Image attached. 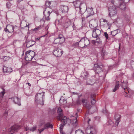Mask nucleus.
<instances>
[{"instance_id": "nucleus-26", "label": "nucleus", "mask_w": 134, "mask_h": 134, "mask_svg": "<svg viewBox=\"0 0 134 134\" xmlns=\"http://www.w3.org/2000/svg\"><path fill=\"white\" fill-rule=\"evenodd\" d=\"M59 103L60 105H62L66 104V100L65 99H63L62 100L61 98L59 100Z\"/></svg>"}, {"instance_id": "nucleus-55", "label": "nucleus", "mask_w": 134, "mask_h": 134, "mask_svg": "<svg viewBox=\"0 0 134 134\" xmlns=\"http://www.w3.org/2000/svg\"><path fill=\"white\" fill-rule=\"evenodd\" d=\"M130 0H124V1L125 3H127Z\"/></svg>"}, {"instance_id": "nucleus-64", "label": "nucleus", "mask_w": 134, "mask_h": 134, "mask_svg": "<svg viewBox=\"0 0 134 134\" xmlns=\"http://www.w3.org/2000/svg\"><path fill=\"white\" fill-rule=\"evenodd\" d=\"M23 0H18V1L19 2H20V1H22Z\"/></svg>"}, {"instance_id": "nucleus-34", "label": "nucleus", "mask_w": 134, "mask_h": 134, "mask_svg": "<svg viewBox=\"0 0 134 134\" xmlns=\"http://www.w3.org/2000/svg\"><path fill=\"white\" fill-rule=\"evenodd\" d=\"M51 4V2L49 1H47L45 3V5L47 7H49Z\"/></svg>"}, {"instance_id": "nucleus-57", "label": "nucleus", "mask_w": 134, "mask_h": 134, "mask_svg": "<svg viewBox=\"0 0 134 134\" xmlns=\"http://www.w3.org/2000/svg\"><path fill=\"white\" fill-rule=\"evenodd\" d=\"M91 121V119H88V121H87V122H88V124H89V122Z\"/></svg>"}, {"instance_id": "nucleus-63", "label": "nucleus", "mask_w": 134, "mask_h": 134, "mask_svg": "<svg viewBox=\"0 0 134 134\" xmlns=\"http://www.w3.org/2000/svg\"><path fill=\"white\" fill-rule=\"evenodd\" d=\"M24 51H23V54L22 55V56H23V55H24Z\"/></svg>"}, {"instance_id": "nucleus-46", "label": "nucleus", "mask_w": 134, "mask_h": 134, "mask_svg": "<svg viewBox=\"0 0 134 134\" xmlns=\"http://www.w3.org/2000/svg\"><path fill=\"white\" fill-rule=\"evenodd\" d=\"M3 57L4 58V60H5V59L8 60L9 58V57H7V56H4Z\"/></svg>"}, {"instance_id": "nucleus-18", "label": "nucleus", "mask_w": 134, "mask_h": 134, "mask_svg": "<svg viewBox=\"0 0 134 134\" xmlns=\"http://www.w3.org/2000/svg\"><path fill=\"white\" fill-rule=\"evenodd\" d=\"M20 128V127L18 125H15L11 127V131L13 132H16Z\"/></svg>"}, {"instance_id": "nucleus-54", "label": "nucleus", "mask_w": 134, "mask_h": 134, "mask_svg": "<svg viewBox=\"0 0 134 134\" xmlns=\"http://www.w3.org/2000/svg\"><path fill=\"white\" fill-rule=\"evenodd\" d=\"M94 95H93V94L91 95V99H93V98H94Z\"/></svg>"}, {"instance_id": "nucleus-50", "label": "nucleus", "mask_w": 134, "mask_h": 134, "mask_svg": "<svg viewBox=\"0 0 134 134\" xmlns=\"http://www.w3.org/2000/svg\"><path fill=\"white\" fill-rule=\"evenodd\" d=\"M8 113L6 111L4 113V116H6L7 115Z\"/></svg>"}, {"instance_id": "nucleus-20", "label": "nucleus", "mask_w": 134, "mask_h": 134, "mask_svg": "<svg viewBox=\"0 0 134 134\" xmlns=\"http://www.w3.org/2000/svg\"><path fill=\"white\" fill-rule=\"evenodd\" d=\"M90 130V132L89 133H87L88 134H96V130L93 127H91Z\"/></svg>"}, {"instance_id": "nucleus-12", "label": "nucleus", "mask_w": 134, "mask_h": 134, "mask_svg": "<svg viewBox=\"0 0 134 134\" xmlns=\"http://www.w3.org/2000/svg\"><path fill=\"white\" fill-rule=\"evenodd\" d=\"M60 8L62 13H67L69 9L68 6L64 5H61L60 6Z\"/></svg>"}, {"instance_id": "nucleus-24", "label": "nucleus", "mask_w": 134, "mask_h": 134, "mask_svg": "<svg viewBox=\"0 0 134 134\" xmlns=\"http://www.w3.org/2000/svg\"><path fill=\"white\" fill-rule=\"evenodd\" d=\"M119 81L116 82L115 85V87L114 89L113 90V91L114 92H115L118 89L119 87Z\"/></svg>"}, {"instance_id": "nucleus-56", "label": "nucleus", "mask_w": 134, "mask_h": 134, "mask_svg": "<svg viewBox=\"0 0 134 134\" xmlns=\"http://www.w3.org/2000/svg\"><path fill=\"white\" fill-rule=\"evenodd\" d=\"M26 84H28L29 86H31V85L30 84L29 82H27Z\"/></svg>"}, {"instance_id": "nucleus-21", "label": "nucleus", "mask_w": 134, "mask_h": 134, "mask_svg": "<svg viewBox=\"0 0 134 134\" xmlns=\"http://www.w3.org/2000/svg\"><path fill=\"white\" fill-rule=\"evenodd\" d=\"M91 80L90 79H88L87 81V83L88 85H92L94 82L95 80L93 79L92 80Z\"/></svg>"}, {"instance_id": "nucleus-47", "label": "nucleus", "mask_w": 134, "mask_h": 134, "mask_svg": "<svg viewBox=\"0 0 134 134\" xmlns=\"http://www.w3.org/2000/svg\"><path fill=\"white\" fill-rule=\"evenodd\" d=\"M86 100L85 99H82V102L83 104H86Z\"/></svg>"}, {"instance_id": "nucleus-48", "label": "nucleus", "mask_w": 134, "mask_h": 134, "mask_svg": "<svg viewBox=\"0 0 134 134\" xmlns=\"http://www.w3.org/2000/svg\"><path fill=\"white\" fill-rule=\"evenodd\" d=\"M40 28L39 27H37L36 28L33 29V31H37Z\"/></svg>"}, {"instance_id": "nucleus-4", "label": "nucleus", "mask_w": 134, "mask_h": 134, "mask_svg": "<svg viewBox=\"0 0 134 134\" xmlns=\"http://www.w3.org/2000/svg\"><path fill=\"white\" fill-rule=\"evenodd\" d=\"M108 11L109 15L110 16H114L117 14V8L115 6H110L108 8Z\"/></svg>"}, {"instance_id": "nucleus-42", "label": "nucleus", "mask_w": 134, "mask_h": 134, "mask_svg": "<svg viewBox=\"0 0 134 134\" xmlns=\"http://www.w3.org/2000/svg\"><path fill=\"white\" fill-rule=\"evenodd\" d=\"M11 6V4L10 2H8L7 3V6L8 8H9Z\"/></svg>"}, {"instance_id": "nucleus-29", "label": "nucleus", "mask_w": 134, "mask_h": 134, "mask_svg": "<svg viewBox=\"0 0 134 134\" xmlns=\"http://www.w3.org/2000/svg\"><path fill=\"white\" fill-rule=\"evenodd\" d=\"M124 91L126 93H129L130 91L129 88L127 87L124 88Z\"/></svg>"}, {"instance_id": "nucleus-32", "label": "nucleus", "mask_w": 134, "mask_h": 134, "mask_svg": "<svg viewBox=\"0 0 134 134\" xmlns=\"http://www.w3.org/2000/svg\"><path fill=\"white\" fill-rule=\"evenodd\" d=\"M65 125L63 124H62L60 125H59V128L60 129V131H61L62 130L63 128Z\"/></svg>"}, {"instance_id": "nucleus-60", "label": "nucleus", "mask_w": 134, "mask_h": 134, "mask_svg": "<svg viewBox=\"0 0 134 134\" xmlns=\"http://www.w3.org/2000/svg\"><path fill=\"white\" fill-rule=\"evenodd\" d=\"M80 42H76L75 43V44L76 45H78L79 44V43Z\"/></svg>"}, {"instance_id": "nucleus-11", "label": "nucleus", "mask_w": 134, "mask_h": 134, "mask_svg": "<svg viewBox=\"0 0 134 134\" xmlns=\"http://www.w3.org/2000/svg\"><path fill=\"white\" fill-rule=\"evenodd\" d=\"M87 13L86 17L87 18L89 16H92L94 14L92 8H88L86 9Z\"/></svg>"}, {"instance_id": "nucleus-5", "label": "nucleus", "mask_w": 134, "mask_h": 134, "mask_svg": "<svg viewBox=\"0 0 134 134\" xmlns=\"http://www.w3.org/2000/svg\"><path fill=\"white\" fill-rule=\"evenodd\" d=\"M103 67V65L101 63H100L99 64L97 63L94 64V69L95 72L97 74H99L100 72L103 73V71H102Z\"/></svg>"}, {"instance_id": "nucleus-41", "label": "nucleus", "mask_w": 134, "mask_h": 134, "mask_svg": "<svg viewBox=\"0 0 134 134\" xmlns=\"http://www.w3.org/2000/svg\"><path fill=\"white\" fill-rule=\"evenodd\" d=\"M104 35L107 39H108V35L106 32H105L104 33Z\"/></svg>"}, {"instance_id": "nucleus-17", "label": "nucleus", "mask_w": 134, "mask_h": 134, "mask_svg": "<svg viewBox=\"0 0 134 134\" xmlns=\"http://www.w3.org/2000/svg\"><path fill=\"white\" fill-rule=\"evenodd\" d=\"M83 3H81L79 1H77L74 2V5L76 8H79L80 10L82 8V5L83 4Z\"/></svg>"}, {"instance_id": "nucleus-43", "label": "nucleus", "mask_w": 134, "mask_h": 134, "mask_svg": "<svg viewBox=\"0 0 134 134\" xmlns=\"http://www.w3.org/2000/svg\"><path fill=\"white\" fill-rule=\"evenodd\" d=\"M108 123V125H112L113 124V121H112V120H109Z\"/></svg>"}, {"instance_id": "nucleus-10", "label": "nucleus", "mask_w": 134, "mask_h": 134, "mask_svg": "<svg viewBox=\"0 0 134 134\" xmlns=\"http://www.w3.org/2000/svg\"><path fill=\"white\" fill-rule=\"evenodd\" d=\"M62 52V51L60 49V51L58 49H56L53 52V54L57 57L61 56L63 54Z\"/></svg>"}, {"instance_id": "nucleus-38", "label": "nucleus", "mask_w": 134, "mask_h": 134, "mask_svg": "<svg viewBox=\"0 0 134 134\" xmlns=\"http://www.w3.org/2000/svg\"><path fill=\"white\" fill-rule=\"evenodd\" d=\"M131 65L132 68L134 70V61L131 62Z\"/></svg>"}, {"instance_id": "nucleus-59", "label": "nucleus", "mask_w": 134, "mask_h": 134, "mask_svg": "<svg viewBox=\"0 0 134 134\" xmlns=\"http://www.w3.org/2000/svg\"><path fill=\"white\" fill-rule=\"evenodd\" d=\"M114 0H111V3L114 4Z\"/></svg>"}, {"instance_id": "nucleus-53", "label": "nucleus", "mask_w": 134, "mask_h": 134, "mask_svg": "<svg viewBox=\"0 0 134 134\" xmlns=\"http://www.w3.org/2000/svg\"><path fill=\"white\" fill-rule=\"evenodd\" d=\"M29 130H30V129H29V127H26L24 129V130L26 131H27Z\"/></svg>"}, {"instance_id": "nucleus-2", "label": "nucleus", "mask_w": 134, "mask_h": 134, "mask_svg": "<svg viewBox=\"0 0 134 134\" xmlns=\"http://www.w3.org/2000/svg\"><path fill=\"white\" fill-rule=\"evenodd\" d=\"M44 97V93H37L35 96V102L38 104L43 105L44 102L43 99Z\"/></svg>"}, {"instance_id": "nucleus-22", "label": "nucleus", "mask_w": 134, "mask_h": 134, "mask_svg": "<svg viewBox=\"0 0 134 134\" xmlns=\"http://www.w3.org/2000/svg\"><path fill=\"white\" fill-rule=\"evenodd\" d=\"M88 73L86 71L82 72L81 73V76L84 78H86L88 76Z\"/></svg>"}, {"instance_id": "nucleus-44", "label": "nucleus", "mask_w": 134, "mask_h": 134, "mask_svg": "<svg viewBox=\"0 0 134 134\" xmlns=\"http://www.w3.org/2000/svg\"><path fill=\"white\" fill-rule=\"evenodd\" d=\"M46 129V128L44 127L42 129H41L40 130H38V131H39V133H40L42 132L44 130Z\"/></svg>"}, {"instance_id": "nucleus-31", "label": "nucleus", "mask_w": 134, "mask_h": 134, "mask_svg": "<svg viewBox=\"0 0 134 134\" xmlns=\"http://www.w3.org/2000/svg\"><path fill=\"white\" fill-rule=\"evenodd\" d=\"M5 90L4 89H3V91L1 92L0 93V96L2 98L3 97L4 94L5 93Z\"/></svg>"}, {"instance_id": "nucleus-49", "label": "nucleus", "mask_w": 134, "mask_h": 134, "mask_svg": "<svg viewBox=\"0 0 134 134\" xmlns=\"http://www.w3.org/2000/svg\"><path fill=\"white\" fill-rule=\"evenodd\" d=\"M103 21L104 23H107L108 24V21L106 19H103Z\"/></svg>"}, {"instance_id": "nucleus-30", "label": "nucleus", "mask_w": 134, "mask_h": 134, "mask_svg": "<svg viewBox=\"0 0 134 134\" xmlns=\"http://www.w3.org/2000/svg\"><path fill=\"white\" fill-rule=\"evenodd\" d=\"M75 134H84L82 131L81 130H78L75 132Z\"/></svg>"}, {"instance_id": "nucleus-36", "label": "nucleus", "mask_w": 134, "mask_h": 134, "mask_svg": "<svg viewBox=\"0 0 134 134\" xmlns=\"http://www.w3.org/2000/svg\"><path fill=\"white\" fill-rule=\"evenodd\" d=\"M77 120L76 118L74 120H72V121H71V122H72V124H75L77 122Z\"/></svg>"}, {"instance_id": "nucleus-61", "label": "nucleus", "mask_w": 134, "mask_h": 134, "mask_svg": "<svg viewBox=\"0 0 134 134\" xmlns=\"http://www.w3.org/2000/svg\"><path fill=\"white\" fill-rule=\"evenodd\" d=\"M72 93L74 94H78V93H75V92H73Z\"/></svg>"}, {"instance_id": "nucleus-28", "label": "nucleus", "mask_w": 134, "mask_h": 134, "mask_svg": "<svg viewBox=\"0 0 134 134\" xmlns=\"http://www.w3.org/2000/svg\"><path fill=\"white\" fill-rule=\"evenodd\" d=\"M122 87L124 89V88H126L127 87V82H124L123 81L122 85Z\"/></svg>"}, {"instance_id": "nucleus-13", "label": "nucleus", "mask_w": 134, "mask_h": 134, "mask_svg": "<svg viewBox=\"0 0 134 134\" xmlns=\"http://www.w3.org/2000/svg\"><path fill=\"white\" fill-rule=\"evenodd\" d=\"M57 112L58 114L57 118L58 120H61L63 117V110L60 108H59L58 109Z\"/></svg>"}, {"instance_id": "nucleus-52", "label": "nucleus", "mask_w": 134, "mask_h": 134, "mask_svg": "<svg viewBox=\"0 0 134 134\" xmlns=\"http://www.w3.org/2000/svg\"><path fill=\"white\" fill-rule=\"evenodd\" d=\"M81 103V102L79 100V99L77 101V104H80Z\"/></svg>"}, {"instance_id": "nucleus-27", "label": "nucleus", "mask_w": 134, "mask_h": 134, "mask_svg": "<svg viewBox=\"0 0 134 134\" xmlns=\"http://www.w3.org/2000/svg\"><path fill=\"white\" fill-rule=\"evenodd\" d=\"M88 41H89V40L88 38H87L86 37H84L82 38L80 40V41L79 42H83L84 41L87 42Z\"/></svg>"}, {"instance_id": "nucleus-25", "label": "nucleus", "mask_w": 134, "mask_h": 134, "mask_svg": "<svg viewBox=\"0 0 134 134\" xmlns=\"http://www.w3.org/2000/svg\"><path fill=\"white\" fill-rule=\"evenodd\" d=\"M119 7L121 10H124L126 8L125 4L124 3H122L120 5Z\"/></svg>"}, {"instance_id": "nucleus-23", "label": "nucleus", "mask_w": 134, "mask_h": 134, "mask_svg": "<svg viewBox=\"0 0 134 134\" xmlns=\"http://www.w3.org/2000/svg\"><path fill=\"white\" fill-rule=\"evenodd\" d=\"M44 127L46 129L49 128H52L53 126L52 124L49 123H47L44 125Z\"/></svg>"}, {"instance_id": "nucleus-35", "label": "nucleus", "mask_w": 134, "mask_h": 134, "mask_svg": "<svg viewBox=\"0 0 134 134\" xmlns=\"http://www.w3.org/2000/svg\"><path fill=\"white\" fill-rule=\"evenodd\" d=\"M36 126H34L32 127L30 129V131H32V132L34 131H35L36 129Z\"/></svg>"}, {"instance_id": "nucleus-62", "label": "nucleus", "mask_w": 134, "mask_h": 134, "mask_svg": "<svg viewBox=\"0 0 134 134\" xmlns=\"http://www.w3.org/2000/svg\"><path fill=\"white\" fill-rule=\"evenodd\" d=\"M82 21H83L84 20V18L82 17Z\"/></svg>"}, {"instance_id": "nucleus-51", "label": "nucleus", "mask_w": 134, "mask_h": 134, "mask_svg": "<svg viewBox=\"0 0 134 134\" xmlns=\"http://www.w3.org/2000/svg\"><path fill=\"white\" fill-rule=\"evenodd\" d=\"M4 31H5V32H8V27H7L6 28H5L4 29Z\"/></svg>"}, {"instance_id": "nucleus-40", "label": "nucleus", "mask_w": 134, "mask_h": 134, "mask_svg": "<svg viewBox=\"0 0 134 134\" xmlns=\"http://www.w3.org/2000/svg\"><path fill=\"white\" fill-rule=\"evenodd\" d=\"M63 39L64 38L63 37V36L62 35V34H60L59 35V37L57 38V39Z\"/></svg>"}, {"instance_id": "nucleus-33", "label": "nucleus", "mask_w": 134, "mask_h": 134, "mask_svg": "<svg viewBox=\"0 0 134 134\" xmlns=\"http://www.w3.org/2000/svg\"><path fill=\"white\" fill-rule=\"evenodd\" d=\"M26 48H28L29 47H31L34 45L35 43H34L33 44H30V42H26Z\"/></svg>"}, {"instance_id": "nucleus-3", "label": "nucleus", "mask_w": 134, "mask_h": 134, "mask_svg": "<svg viewBox=\"0 0 134 134\" xmlns=\"http://www.w3.org/2000/svg\"><path fill=\"white\" fill-rule=\"evenodd\" d=\"M35 53L31 50L26 52L25 53V60L27 61L31 60L35 55Z\"/></svg>"}, {"instance_id": "nucleus-8", "label": "nucleus", "mask_w": 134, "mask_h": 134, "mask_svg": "<svg viewBox=\"0 0 134 134\" xmlns=\"http://www.w3.org/2000/svg\"><path fill=\"white\" fill-rule=\"evenodd\" d=\"M89 26L92 29L95 28L98 26L97 22L95 20H91L89 23Z\"/></svg>"}, {"instance_id": "nucleus-6", "label": "nucleus", "mask_w": 134, "mask_h": 134, "mask_svg": "<svg viewBox=\"0 0 134 134\" xmlns=\"http://www.w3.org/2000/svg\"><path fill=\"white\" fill-rule=\"evenodd\" d=\"M101 31L100 30L98 29L94 28L93 30L92 37L96 38L97 39L96 42H99L100 41L99 38V36L100 34Z\"/></svg>"}, {"instance_id": "nucleus-37", "label": "nucleus", "mask_w": 134, "mask_h": 134, "mask_svg": "<svg viewBox=\"0 0 134 134\" xmlns=\"http://www.w3.org/2000/svg\"><path fill=\"white\" fill-rule=\"evenodd\" d=\"M91 103L92 104H94L96 102V101L95 100L94 98H93V99H91Z\"/></svg>"}, {"instance_id": "nucleus-39", "label": "nucleus", "mask_w": 134, "mask_h": 134, "mask_svg": "<svg viewBox=\"0 0 134 134\" xmlns=\"http://www.w3.org/2000/svg\"><path fill=\"white\" fill-rule=\"evenodd\" d=\"M105 51H104V50H103V49H102V53H101V55L103 57H104V56L105 55Z\"/></svg>"}, {"instance_id": "nucleus-14", "label": "nucleus", "mask_w": 134, "mask_h": 134, "mask_svg": "<svg viewBox=\"0 0 134 134\" xmlns=\"http://www.w3.org/2000/svg\"><path fill=\"white\" fill-rule=\"evenodd\" d=\"M3 70L4 73L10 74L12 71V68H8L5 66H3Z\"/></svg>"}, {"instance_id": "nucleus-58", "label": "nucleus", "mask_w": 134, "mask_h": 134, "mask_svg": "<svg viewBox=\"0 0 134 134\" xmlns=\"http://www.w3.org/2000/svg\"><path fill=\"white\" fill-rule=\"evenodd\" d=\"M103 112L105 114L106 113V111L105 110H104L103 111Z\"/></svg>"}, {"instance_id": "nucleus-19", "label": "nucleus", "mask_w": 134, "mask_h": 134, "mask_svg": "<svg viewBox=\"0 0 134 134\" xmlns=\"http://www.w3.org/2000/svg\"><path fill=\"white\" fill-rule=\"evenodd\" d=\"M7 27H8L9 33L12 32L14 31V27L13 26L8 25L7 26Z\"/></svg>"}, {"instance_id": "nucleus-15", "label": "nucleus", "mask_w": 134, "mask_h": 134, "mask_svg": "<svg viewBox=\"0 0 134 134\" xmlns=\"http://www.w3.org/2000/svg\"><path fill=\"white\" fill-rule=\"evenodd\" d=\"M62 119L61 120H61L62 122V124L65 125L66 124H69V123L71 122V120L69 119H67L66 117L64 116V117L63 118L62 120Z\"/></svg>"}, {"instance_id": "nucleus-45", "label": "nucleus", "mask_w": 134, "mask_h": 134, "mask_svg": "<svg viewBox=\"0 0 134 134\" xmlns=\"http://www.w3.org/2000/svg\"><path fill=\"white\" fill-rule=\"evenodd\" d=\"M36 63L35 61H32L31 63V64L33 66L36 65Z\"/></svg>"}, {"instance_id": "nucleus-9", "label": "nucleus", "mask_w": 134, "mask_h": 134, "mask_svg": "<svg viewBox=\"0 0 134 134\" xmlns=\"http://www.w3.org/2000/svg\"><path fill=\"white\" fill-rule=\"evenodd\" d=\"M11 99L15 104H17L19 106L21 105V99L18 97H13Z\"/></svg>"}, {"instance_id": "nucleus-1", "label": "nucleus", "mask_w": 134, "mask_h": 134, "mask_svg": "<svg viewBox=\"0 0 134 134\" xmlns=\"http://www.w3.org/2000/svg\"><path fill=\"white\" fill-rule=\"evenodd\" d=\"M52 12V10L49 7L46 8L43 12L44 15L42 20L45 21H49L50 18L49 17L51 13Z\"/></svg>"}, {"instance_id": "nucleus-16", "label": "nucleus", "mask_w": 134, "mask_h": 134, "mask_svg": "<svg viewBox=\"0 0 134 134\" xmlns=\"http://www.w3.org/2000/svg\"><path fill=\"white\" fill-rule=\"evenodd\" d=\"M115 119L116 120L115 125L118 126L120 121V116L119 115L116 114L115 116Z\"/></svg>"}, {"instance_id": "nucleus-7", "label": "nucleus", "mask_w": 134, "mask_h": 134, "mask_svg": "<svg viewBox=\"0 0 134 134\" xmlns=\"http://www.w3.org/2000/svg\"><path fill=\"white\" fill-rule=\"evenodd\" d=\"M59 21L61 22L62 24H64V27L65 28L68 27L71 24L70 20L68 19H66V17H62L61 19L59 20Z\"/></svg>"}]
</instances>
